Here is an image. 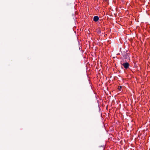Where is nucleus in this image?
I'll use <instances>...</instances> for the list:
<instances>
[{"instance_id":"1","label":"nucleus","mask_w":150,"mask_h":150,"mask_svg":"<svg viewBox=\"0 0 150 150\" xmlns=\"http://www.w3.org/2000/svg\"><path fill=\"white\" fill-rule=\"evenodd\" d=\"M122 55L125 59H130L129 56L130 55V54L129 53L127 52L125 53L122 52Z\"/></svg>"},{"instance_id":"2","label":"nucleus","mask_w":150,"mask_h":150,"mask_svg":"<svg viewBox=\"0 0 150 150\" xmlns=\"http://www.w3.org/2000/svg\"><path fill=\"white\" fill-rule=\"evenodd\" d=\"M121 64L124 67V68L125 69H127L129 68V65L128 62H126L125 63H123L122 64V62H121Z\"/></svg>"},{"instance_id":"3","label":"nucleus","mask_w":150,"mask_h":150,"mask_svg":"<svg viewBox=\"0 0 150 150\" xmlns=\"http://www.w3.org/2000/svg\"><path fill=\"white\" fill-rule=\"evenodd\" d=\"M99 18L98 16H95L93 18V21L95 22H97Z\"/></svg>"},{"instance_id":"4","label":"nucleus","mask_w":150,"mask_h":150,"mask_svg":"<svg viewBox=\"0 0 150 150\" xmlns=\"http://www.w3.org/2000/svg\"><path fill=\"white\" fill-rule=\"evenodd\" d=\"M122 88V86H118V89L120 91H121Z\"/></svg>"},{"instance_id":"5","label":"nucleus","mask_w":150,"mask_h":150,"mask_svg":"<svg viewBox=\"0 0 150 150\" xmlns=\"http://www.w3.org/2000/svg\"><path fill=\"white\" fill-rule=\"evenodd\" d=\"M105 1H108V0H105Z\"/></svg>"}]
</instances>
